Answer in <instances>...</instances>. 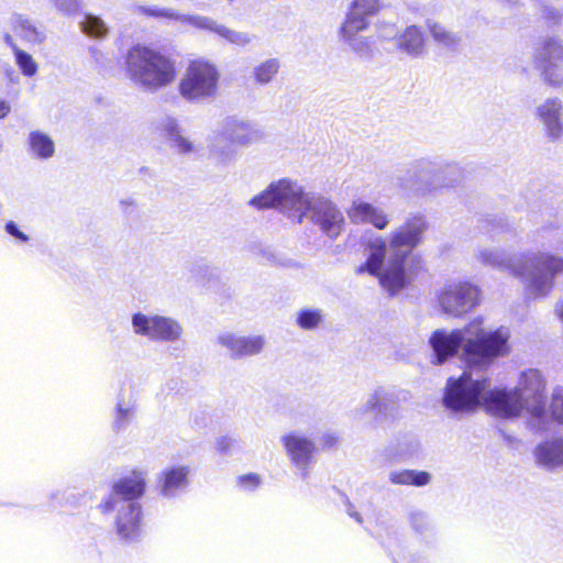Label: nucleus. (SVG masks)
I'll list each match as a JSON object with an SVG mask.
<instances>
[{"label": "nucleus", "instance_id": "obj_2", "mask_svg": "<svg viewBox=\"0 0 563 563\" xmlns=\"http://www.w3.org/2000/svg\"><path fill=\"white\" fill-rule=\"evenodd\" d=\"M428 228L427 218L415 213L391 230L387 238H372L365 249L366 261L356 272L377 277L380 286L390 295L399 292L423 269L422 257L412 251L422 243Z\"/></svg>", "mask_w": 563, "mask_h": 563}, {"label": "nucleus", "instance_id": "obj_17", "mask_svg": "<svg viewBox=\"0 0 563 563\" xmlns=\"http://www.w3.org/2000/svg\"><path fill=\"white\" fill-rule=\"evenodd\" d=\"M218 343L225 347L232 358H243L258 354L265 344L262 335L243 336L234 333H222Z\"/></svg>", "mask_w": 563, "mask_h": 563}, {"label": "nucleus", "instance_id": "obj_8", "mask_svg": "<svg viewBox=\"0 0 563 563\" xmlns=\"http://www.w3.org/2000/svg\"><path fill=\"white\" fill-rule=\"evenodd\" d=\"M261 139L260 130L236 117L223 119L209 144V154L218 164L228 165L239 156V147H247Z\"/></svg>", "mask_w": 563, "mask_h": 563}, {"label": "nucleus", "instance_id": "obj_7", "mask_svg": "<svg viewBox=\"0 0 563 563\" xmlns=\"http://www.w3.org/2000/svg\"><path fill=\"white\" fill-rule=\"evenodd\" d=\"M125 67L130 79L150 91L168 86L176 77L175 65L168 57L141 44L126 52Z\"/></svg>", "mask_w": 563, "mask_h": 563}, {"label": "nucleus", "instance_id": "obj_46", "mask_svg": "<svg viewBox=\"0 0 563 563\" xmlns=\"http://www.w3.org/2000/svg\"><path fill=\"white\" fill-rule=\"evenodd\" d=\"M230 440L223 438L218 442V449L222 452H225L229 449Z\"/></svg>", "mask_w": 563, "mask_h": 563}, {"label": "nucleus", "instance_id": "obj_19", "mask_svg": "<svg viewBox=\"0 0 563 563\" xmlns=\"http://www.w3.org/2000/svg\"><path fill=\"white\" fill-rule=\"evenodd\" d=\"M158 128L165 133L170 147L179 155H198L202 147L183 134V129L178 121L173 117H164L158 123Z\"/></svg>", "mask_w": 563, "mask_h": 563}, {"label": "nucleus", "instance_id": "obj_48", "mask_svg": "<svg viewBox=\"0 0 563 563\" xmlns=\"http://www.w3.org/2000/svg\"><path fill=\"white\" fill-rule=\"evenodd\" d=\"M347 512H349L350 517L354 518L357 522H360V523L362 522V517L357 511L349 509Z\"/></svg>", "mask_w": 563, "mask_h": 563}, {"label": "nucleus", "instance_id": "obj_23", "mask_svg": "<svg viewBox=\"0 0 563 563\" xmlns=\"http://www.w3.org/2000/svg\"><path fill=\"white\" fill-rule=\"evenodd\" d=\"M562 110V102L559 98H551L545 100L539 108L538 114L547 128L550 139H560L563 125L560 119Z\"/></svg>", "mask_w": 563, "mask_h": 563}, {"label": "nucleus", "instance_id": "obj_34", "mask_svg": "<svg viewBox=\"0 0 563 563\" xmlns=\"http://www.w3.org/2000/svg\"><path fill=\"white\" fill-rule=\"evenodd\" d=\"M280 68L278 58H268L253 69L255 81L260 85H266L273 80Z\"/></svg>", "mask_w": 563, "mask_h": 563}, {"label": "nucleus", "instance_id": "obj_35", "mask_svg": "<svg viewBox=\"0 0 563 563\" xmlns=\"http://www.w3.org/2000/svg\"><path fill=\"white\" fill-rule=\"evenodd\" d=\"M80 25L82 31L91 37H104L108 33L106 23L97 15L87 14Z\"/></svg>", "mask_w": 563, "mask_h": 563}, {"label": "nucleus", "instance_id": "obj_15", "mask_svg": "<svg viewBox=\"0 0 563 563\" xmlns=\"http://www.w3.org/2000/svg\"><path fill=\"white\" fill-rule=\"evenodd\" d=\"M280 441L291 463L298 467L299 476L302 479H306L308 477L307 467L310 464L316 450L314 443L307 437L297 432H290L283 435Z\"/></svg>", "mask_w": 563, "mask_h": 563}, {"label": "nucleus", "instance_id": "obj_27", "mask_svg": "<svg viewBox=\"0 0 563 563\" xmlns=\"http://www.w3.org/2000/svg\"><path fill=\"white\" fill-rule=\"evenodd\" d=\"M3 42L11 48L14 62L21 74L25 77H33L38 70V65L30 53L19 46L13 38V35L9 33L3 34Z\"/></svg>", "mask_w": 563, "mask_h": 563}, {"label": "nucleus", "instance_id": "obj_18", "mask_svg": "<svg viewBox=\"0 0 563 563\" xmlns=\"http://www.w3.org/2000/svg\"><path fill=\"white\" fill-rule=\"evenodd\" d=\"M190 468L187 465H170L165 467L157 481V488L164 498H175L186 490L189 484Z\"/></svg>", "mask_w": 563, "mask_h": 563}, {"label": "nucleus", "instance_id": "obj_49", "mask_svg": "<svg viewBox=\"0 0 563 563\" xmlns=\"http://www.w3.org/2000/svg\"><path fill=\"white\" fill-rule=\"evenodd\" d=\"M332 441H335L334 437H330V440H329V441H327V443H330V442H332Z\"/></svg>", "mask_w": 563, "mask_h": 563}, {"label": "nucleus", "instance_id": "obj_26", "mask_svg": "<svg viewBox=\"0 0 563 563\" xmlns=\"http://www.w3.org/2000/svg\"><path fill=\"white\" fill-rule=\"evenodd\" d=\"M134 13L156 19L178 21L183 24H189L194 27H196L194 20L200 18V15L183 14L175 11L174 9L157 5H136Z\"/></svg>", "mask_w": 563, "mask_h": 563}, {"label": "nucleus", "instance_id": "obj_30", "mask_svg": "<svg viewBox=\"0 0 563 563\" xmlns=\"http://www.w3.org/2000/svg\"><path fill=\"white\" fill-rule=\"evenodd\" d=\"M136 417V404L132 399H124V398H118L115 408H114V415H113V421H112V429L115 432H120L122 430H125L132 421Z\"/></svg>", "mask_w": 563, "mask_h": 563}, {"label": "nucleus", "instance_id": "obj_38", "mask_svg": "<svg viewBox=\"0 0 563 563\" xmlns=\"http://www.w3.org/2000/svg\"><path fill=\"white\" fill-rule=\"evenodd\" d=\"M550 410L553 418L563 424V387L559 386L553 390Z\"/></svg>", "mask_w": 563, "mask_h": 563}, {"label": "nucleus", "instance_id": "obj_41", "mask_svg": "<svg viewBox=\"0 0 563 563\" xmlns=\"http://www.w3.org/2000/svg\"><path fill=\"white\" fill-rule=\"evenodd\" d=\"M5 232L20 242L26 243L30 238L23 233L14 221H8L4 225Z\"/></svg>", "mask_w": 563, "mask_h": 563}, {"label": "nucleus", "instance_id": "obj_29", "mask_svg": "<svg viewBox=\"0 0 563 563\" xmlns=\"http://www.w3.org/2000/svg\"><path fill=\"white\" fill-rule=\"evenodd\" d=\"M419 451L420 443L417 439L404 437L395 444L387 446L384 454L389 462H402L415 456Z\"/></svg>", "mask_w": 563, "mask_h": 563}, {"label": "nucleus", "instance_id": "obj_12", "mask_svg": "<svg viewBox=\"0 0 563 563\" xmlns=\"http://www.w3.org/2000/svg\"><path fill=\"white\" fill-rule=\"evenodd\" d=\"M133 333L155 342H176L181 339L184 328L172 317L135 312L131 317Z\"/></svg>", "mask_w": 563, "mask_h": 563}, {"label": "nucleus", "instance_id": "obj_28", "mask_svg": "<svg viewBox=\"0 0 563 563\" xmlns=\"http://www.w3.org/2000/svg\"><path fill=\"white\" fill-rule=\"evenodd\" d=\"M27 146L32 156L38 159H49L55 154V143L45 132L31 131L27 135Z\"/></svg>", "mask_w": 563, "mask_h": 563}, {"label": "nucleus", "instance_id": "obj_24", "mask_svg": "<svg viewBox=\"0 0 563 563\" xmlns=\"http://www.w3.org/2000/svg\"><path fill=\"white\" fill-rule=\"evenodd\" d=\"M556 55L549 54L547 52V42L543 45L542 51L537 57V67L541 70L543 80L552 87H563V65H559L556 60H560Z\"/></svg>", "mask_w": 563, "mask_h": 563}, {"label": "nucleus", "instance_id": "obj_45", "mask_svg": "<svg viewBox=\"0 0 563 563\" xmlns=\"http://www.w3.org/2000/svg\"><path fill=\"white\" fill-rule=\"evenodd\" d=\"M11 111V106L5 100H0V120L4 119Z\"/></svg>", "mask_w": 563, "mask_h": 563}, {"label": "nucleus", "instance_id": "obj_31", "mask_svg": "<svg viewBox=\"0 0 563 563\" xmlns=\"http://www.w3.org/2000/svg\"><path fill=\"white\" fill-rule=\"evenodd\" d=\"M428 29L433 41L442 48L449 52H454L460 47L462 41L460 34L437 22L429 21Z\"/></svg>", "mask_w": 563, "mask_h": 563}, {"label": "nucleus", "instance_id": "obj_16", "mask_svg": "<svg viewBox=\"0 0 563 563\" xmlns=\"http://www.w3.org/2000/svg\"><path fill=\"white\" fill-rule=\"evenodd\" d=\"M401 399H406L404 391L393 387H377L356 410V416L374 412L376 416L386 417L391 413Z\"/></svg>", "mask_w": 563, "mask_h": 563}, {"label": "nucleus", "instance_id": "obj_40", "mask_svg": "<svg viewBox=\"0 0 563 563\" xmlns=\"http://www.w3.org/2000/svg\"><path fill=\"white\" fill-rule=\"evenodd\" d=\"M56 8L66 15H74L79 11L78 0H54Z\"/></svg>", "mask_w": 563, "mask_h": 563}, {"label": "nucleus", "instance_id": "obj_25", "mask_svg": "<svg viewBox=\"0 0 563 563\" xmlns=\"http://www.w3.org/2000/svg\"><path fill=\"white\" fill-rule=\"evenodd\" d=\"M424 35L420 27L410 25L397 37L398 48L411 57H419L424 52Z\"/></svg>", "mask_w": 563, "mask_h": 563}, {"label": "nucleus", "instance_id": "obj_13", "mask_svg": "<svg viewBox=\"0 0 563 563\" xmlns=\"http://www.w3.org/2000/svg\"><path fill=\"white\" fill-rule=\"evenodd\" d=\"M479 289L468 282L446 283L438 295L444 313L460 317L478 305Z\"/></svg>", "mask_w": 563, "mask_h": 563}, {"label": "nucleus", "instance_id": "obj_33", "mask_svg": "<svg viewBox=\"0 0 563 563\" xmlns=\"http://www.w3.org/2000/svg\"><path fill=\"white\" fill-rule=\"evenodd\" d=\"M324 320V313L319 308H302L297 312L296 323L302 330H314Z\"/></svg>", "mask_w": 563, "mask_h": 563}, {"label": "nucleus", "instance_id": "obj_5", "mask_svg": "<svg viewBox=\"0 0 563 563\" xmlns=\"http://www.w3.org/2000/svg\"><path fill=\"white\" fill-rule=\"evenodd\" d=\"M476 258L486 266L523 278L527 295L533 298L545 297L555 277L563 273V257L549 252L512 257L501 250L483 247L476 252Z\"/></svg>", "mask_w": 563, "mask_h": 563}, {"label": "nucleus", "instance_id": "obj_47", "mask_svg": "<svg viewBox=\"0 0 563 563\" xmlns=\"http://www.w3.org/2000/svg\"><path fill=\"white\" fill-rule=\"evenodd\" d=\"M555 311L560 318V320L563 322V300L559 301L555 307Z\"/></svg>", "mask_w": 563, "mask_h": 563}, {"label": "nucleus", "instance_id": "obj_43", "mask_svg": "<svg viewBox=\"0 0 563 563\" xmlns=\"http://www.w3.org/2000/svg\"><path fill=\"white\" fill-rule=\"evenodd\" d=\"M547 52L556 55L558 58H563V44L554 40L547 41Z\"/></svg>", "mask_w": 563, "mask_h": 563}, {"label": "nucleus", "instance_id": "obj_22", "mask_svg": "<svg viewBox=\"0 0 563 563\" xmlns=\"http://www.w3.org/2000/svg\"><path fill=\"white\" fill-rule=\"evenodd\" d=\"M538 465L545 470L563 467V437L539 443L534 449Z\"/></svg>", "mask_w": 563, "mask_h": 563}, {"label": "nucleus", "instance_id": "obj_21", "mask_svg": "<svg viewBox=\"0 0 563 563\" xmlns=\"http://www.w3.org/2000/svg\"><path fill=\"white\" fill-rule=\"evenodd\" d=\"M194 22L196 23V29L214 33L236 46L245 47L251 44L254 38L250 33L232 30L208 16L200 15V18L195 19Z\"/></svg>", "mask_w": 563, "mask_h": 563}, {"label": "nucleus", "instance_id": "obj_11", "mask_svg": "<svg viewBox=\"0 0 563 563\" xmlns=\"http://www.w3.org/2000/svg\"><path fill=\"white\" fill-rule=\"evenodd\" d=\"M219 71L213 64L195 60L190 63L179 84V92L189 101L210 98L217 91Z\"/></svg>", "mask_w": 563, "mask_h": 563}, {"label": "nucleus", "instance_id": "obj_44", "mask_svg": "<svg viewBox=\"0 0 563 563\" xmlns=\"http://www.w3.org/2000/svg\"><path fill=\"white\" fill-rule=\"evenodd\" d=\"M125 213H132L136 210V203L133 199H123L120 201Z\"/></svg>", "mask_w": 563, "mask_h": 563}, {"label": "nucleus", "instance_id": "obj_4", "mask_svg": "<svg viewBox=\"0 0 563 563\" xmlns=\"http://www.w3.org/2000/svg\"><path fill=\"white\" fill-rule=\"evenodd\" d=\"M510 332L500 327L494 331L483 328V318H475L462 329H438L429 338L433 363L443 364L462 347V357L470 368L487 367L497 357L508 354Z\"/></svg>", "mask_w": 563, "mask_h": 563}, {"label": "nucleus", "instance_id": "obj_42", "mask_svg": "<svg viewBox=\"0 0 563 563\" xmlns=\"http://www.w3.org/2000/svg\"><path fill=\"white\" fill-rule=\"evenodd\" d=\"M59 495H60L59 492L52 494V496H51L52 501H54L60 506L64 505L63 499H65V504H71V505L77 504V501L70 500V498L71 499L76 498L73 493L64 492L62 497H59Z\"/></svg>", "mask_w": 563, "mask_h": 563}, {"label": "nucleus", "instance_id": "obj_9", "mask_svg": "<svg viewBox=\"0 0 563 563\" xmlns=\"http://www.w3.org/2000/svg\"><path fill=\"white\" fill-rule=\"evenodd\" d=\"M379 0H352L340 27V37L355 54L368 56L374 41L362 33L368 29L369 20L378 13Z\"/></svg>", "mask_w": 563, "mask_h": 563}, {"label": "nucleus", "instance_id": "obj_3", "mask_svg": "<svg viewBox=\"0 0 563 563\" xmlns=\"http://www.w3.org/2000/svg\"><path fill=\"white\" fill-rule=\"evenodd\" d=\"M257 210L279 209L291 221L301 223L309 214L312 223L329 239H336L344 227L342 211L329 199L306 192L297 183L283 178L249 200Z\"/></svg>", "mask_w": 563, "mask_h": 563}, {"label": "nucleus", "instance_id": "obj_20", "mask_svg": "<svg viewBox=\"0 0 563 563\" xmlns=\"http://www.w3.org/2000/svg\"><path fill=\"white\" fill-rule=\"evenodd\" d=\"M347 213L353 223H368L377 230H385L390 223V216L384 209L365 201H353Z\"/></svg>", "mask_w": 563, "mask_h": 563}, {"label": "nucleus", "instance_id": "obj_1", "mask_svg": "<svg viewBox=\"0 0 563 563\" xmlns=\"http://www.w3.org/2000/svg\"><path fill=\"white\" fill-rule=\"evenodd\" d=\"M443 406L452 415L483 407L487 413L499 418H514L522 410L542 418L547 412L544 380L539 371L528 369L521 373L515 388H492L488 377H474L472 372H464L457 378L448 379Z\"/></svg>", "mask_w": 563, "mask_h": 563}, {"label": "nucleus", "instance_id": "obj_37", "mask_svg": "<svg viewBox=\"0 0 563 563\" xmlns=\"http://www.w3.org/2000/svg\"><path fill=\"white\" fill-rule=\"evenodd\" d=\"M253 254L262 264H282L280 256L271 246L255 245Z\"/></svg>", "mask_w": 563, "mask_h": 563}, {"label": "nucleus", "instance_id": "obj_39", "mask_svg": "<svg viewBox=\"0 0 563 563\" xmlns=\"http://www.w3.org/2000/svg\"><path fill=\"white\" fill-rule=\"evenodd\" d=\"M262 483L260 475L250 473L238 478V486L245 492L255 490Z\"/></svg>", "mask_w": 563, "mask_h": 563}, {"label": "nucleus", "instance_id": "obj_10", "mask_svg": "<svg viewBox=\"0 0 563 563\" xmlns=\"http://www.w3.org/2000/svg\"><path fill=\"white\" fill-rule=\"evenodd\" d=\"M445 170L430 159H419L409 165L402 175L397 176V185L408 197H426L446 186Z\"/></svg>", "mask_w": 563, "mask_h": 563}, {"label": "nucleus", "instance_id": "obj_36", "mask_svg": "<svg viewBox=\"0 0 563 563\" xmlns=\"http://www.w3.org/2000/svg\"><path fill=\"white\" fill-rule=\"evenodd\" d=\"M408 519L411 528L420 534L428 532L432 528L429 516L421 510H411L408 514Z\"/></svg>", "mask_w": 563, "mask_h": 563}, {"label": "nucleus", "instance_id": "obj_32", "mask_svg": "<svg viewBox=\"0 0 563 563\" xmlns=\"http://www.w3.org/2000/svg\"><path fill=\"white\" fill-rule=\"evenodd\" d=\"M388 479L394 485L426 486L430 483L431 475L426 471L394 470L389 472Z\"/></svg>", "mask_w": 563, "mask_h": 563}, {"label": "nucleus", "instance_id": "obj_14", "mask_svg": "<svg viewBox=\"0 0 563 563\" xmlns=\"http://www.w3.org/2000/svg\"><path fill=\"white\" fill-rule=\"evenodd\" d=\"M8 33L13 35L15 42L20 41L29 48L41 46L47 40L45 26L25 14H11L8 19Z\"/></svg>", "mask_w": 563, "mask_h": 563}, {"label": "nucleus", "instance_id": "obj_6", "mask_svg": "<svg viewBox=\"0 0 563 563\" xmlns=\"http://www.w3.org/2000/svg\"><path fill=\"white\" fill-rule=\"evenodd\" d=\"M145 485L144 475L134 472L115 482L109 497L100 504L103 512L118 510L117 532L125 541H134L141 536L142 509L137 499L144 494Z\"/></svg>", "mask_w": 563, "mask_h": 563}]
</instances>
